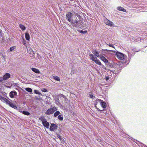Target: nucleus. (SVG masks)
<instances>
[{"instance_id":"obj_1","label":"nucleus","mask_w":147,"mask_h":147,"mask_svg":"<svg viewBox=\"0 0 147 147\" xmlns=\"http://www.w3.org/2000/svg\"><path fill=\"white\" fill-rule=\"evenodd\" d=\"M80 8L79 7H78V13H77L76 12H74V14H75V16H76V18L77 19V20H75V21H74V23H76L77 24V25H76L75 24H74V27H76L77 26H79L80 25V21H79L81 18V16L79 14V13H80ZM75 11H76L75 10Z\"/></svg>"},{"instance_id":"obj_2","label":"nucleus","mask_w":147,"mask_h":147,"mask_svg":"<svg viewBox=\"0 0 147 147\" xmlns=\"http://www.w3.org/2000/svg\"><path fill=\"white\" fill-rule=\"evenodd\" d=\"M57 110V108L56 107H54L52 108H51L47 110L45 112V114L47 115H49L52 114L54 113Z\"/></svg>"},{"instance_id":"obj_3","label":"nucleus","mask_w":147,"mask_h":147,"mask_svg":"<svg viewBox=\"0 0 147 147\" xmlns=\"http://www.w3.org/2000/svg\"><path fill=\"white\" fill-rule=\"evenodd\" d=\"M115 55L117 58L121 60H124L126 56L125 55L118 51L116 52Z\"/></svg>"},{"instance_id":"obj_4","label":"nucleus","mask_w":147,"mask_h":147,"mask_svg":"<svg viewBox=\"0 0 147 147\" xmlns=\"http://www.w3.org/2000/svg\"><path fill=\"white\" fill-rule=\"evenodd\" d=\"M57 126L54 123H51L49 129L51 131H54L57 129Z\"/></svg>"},{"instance_id":"obj_5","label":"nucleus","mask_w":147,"mask_h":147,"mask_svg":"<svg viewBox=\"0 0 147 147\" xmlns=\"http://www.w3.org/2000/svg\"><path fill=\"white\" fill-rule=\"evenodd\" d=\"M72 15V13L70 12H68V13L67 14L66 18L68 21L69 22H71V21L72 20L71 18Z\"/></svg>"},{"instance_id":"obj_6","label":"nucleus","mask_w":147,"mask_h":147,"mask_svg":"<svg viewBox=\"0 0 147 147\" xmlns=\"http://www.w3.org/2000/svg\"><path fill=\"white\" fill-rule=\"evenodd\" d=\"M105 23L106 25H108L110 26H113L114 24L111 21L107 19H106L105 20Z\"/></svg>"},{"instance_id":"obj_7","label":"nucleus","mask_w":147,"mask_h":147,"mask_svg":"<svg viewBox=\"0 0 147 147\" xmlns=\"http://www.w3.org/2000/svg\"><path fill=\"white\" fill-rule=\"evenodd\" d=\"M25 90L28 92H32V89L30 88H20L19 90V92H21L22 91L23 92H24Z\"/></svg>"},{"instance_id":"obj_8","label":"nucleus","mask_w":147,"mask_h":147,"mask_svg":"<svg viewBox=\"0 0 147 147\" xmlns=\"http://www.w3.org/2000/svg\"><path fill=\"white\" fill-rule=\"evenodd\" d=\"M10 74L8 73H6L3 76V78L4 80H6L9 78L10 77Z\"/></svg>"},{"instance_id":"obj_9","label":"nucleus","mask_w":147,"mask_h":147,"mask_svg":"<svg viewBox=\"0 0 147 147\" xmlns=\"http://www.w3.org/2000/svg\"><path fill=\"white\" fill-rule=\"evenodd\" d=\"M42 124L44 126L47 128H49V123L47 122V120L43 123Z\"/></svg>"},{"instance_id":"obj_10","label":"nucleus","mask_w":147,"mask_h":147,"mask_svg":"<svg viewBox=\"0 0 147 147\" xmlns=\"http://www.w3.org/2000/svg\"><path fill=\"white\" fill-rule=\"evenodd\" d=\"M90 58L94 62L96 59H97V58L96 57H94V55L92 54H90L89 55Z\"/></svg>"},{"instance_id":"obj_11","label":"nucleus","mask_w":147,"mask_h":147,"mask_svg":"<svg viewBox=\"0 0 147 147\" xmlns=\"http://www.w3.org/2000/svg\"><path fill=\"white\" fill-rule=\"evenodd\" d=\"M17 94V92H10L9 95L11 98H14Z\"/></svg>"},{"instance_id":"obj_12","label":"nucleus","mask_w":147,"mask_h":147,"mask_svg":"<svg viewBox=\"0 0 147 147\" xmlns=\"http://www.w3.org/2000/svg\"><path fill=\"white\" fill-rule=\"evenodd\" d=\"M100 104L103 108L105 109L106 107V104L105 102L103 100L102 101V102H100Z\"/></svg>"},{"instance_id":"obj_13","label":"nucleus","mask_w":147,"mask_h":147,"mask_svg":"<svg viewBox=\"0 0 147 147\" xmlns=\"http://www.w3.org/2000/svg\"><path fill=\"white\" fill-rule=\"evenodd\" d=\"M100 59L105 62L107 63L108 62V60L104 56H102L100 57Z\"/></svg>"},{"instance_id":"obj_14","label":"nucleus","mask_w":147,"mask_h":147,"mask_svg":"<svg viewBox=\"0 0 147 147\" xmlns=\"http://www.w3.org/2000/svg\"><path fill=\"white\" fill-rule=\"evenodd\" d=\"M31 69L32 71L37 74H39L40 72L36 68H32Z\"/></svg>"},{"instance_id":"obj_15","label":"nucleus","mask_w":147,"mask_h":147,"mask_svg":"<svg viewBox=\"0 0 147 147\" xmlns=\"http://www.w3.org/2000/svg\"><path fill=\"white\" fill-rule=\"evenodd\" d=\"M92 52L93 54H95V55L97 57H100L99 53L96 50H94Z\"/></svg>"},{"instance_id":"obj_16","label":"nucleus","mask_w":147,"mask_h":147,"mask_svg":"<svg viewBox=\"0 0 147 147\" xmlns=\"http://www.w3.org/2000/svg\"><path fill=\"white\" fill-rule=\"evenodd\" d=\"M22 113L27 116H29L30 115V113L28 111H23V112H22Z\"/></svg>"},{"instance_id":"obj_17","label":"nucleus","mask_w":147,"mask_h":147,"mask_svg":"<svg viewBox=\"0 0 147 147\" xmlns=\"http://www.w3.org/2000/svg\"><path fill=\"white\" fill-rule=\"evenodd\" d=\"M25 37L26 39L27 40H30V35L27 32L25 33Z\"/></svg>"},{"instance_id":"obj_18","label":"nucleus","mask_w":147,"mask_h":147,"mask_svg":"<svg viewBox=\"0 0 147 147\" xmlns=\"http://www.w3.org/2000/svg\"><path fill=\"white\" fill-rule=\"evenodd\" d=\"M117 9L119 11H122L123 12H125L126 11L125 9L123 7H121L120 6L118 7H117Z\"/></svg>"},{"instance_id":"obj_19","label":"nucleus","mask_w":147,"mask_h":147,"mask_svg":"<svg viewBox=\"0 0 147 147\" xmlns=\"http://www.w3.org/2000/svg\"><path fill=\"white\" fill-rule=\"evenodd\" d=\"M3 95H2V96L1 97L0 99L3 102H5L7 101V99L4 98L3 96Z\"/></svg>"},{"instance_id":"obj_20","label":"nucleus","mask_w":147,"mask_h":147,"mask_svg":"<svg viewBox=\"0 0 147 147\" xmlns=\"http://www.w3.org/2000/svg\"><path fill=\"white\" fill-rule=\"evenodd\" d=\"M96 64H98L99 65H100L101 64V63L100 61L98 59H96L94 61Z\"/></svg>"},{"instance_id":"obj_21","label":"nucleus","mask_w":147,"mask_h":147,"mask_svg":"<svg viewBox=\"0 0 147 147\" xmlns=\"http://www.w3.org/2000/svg\"><path fill=\"white\" fill-rule=\"evenodd\" d=\"M19 26L22 30H24L26 29L25 27L23 25L20 24Z\"/></svg>"},{"instance_id":"obj_22","label":"nucleus","mask_w":147,"mask_h":147,"mask_svg":"<svg viewBox=\"0 0 147 147\" xmlns=\"http://www.w3.org/2000/svg\"><path fill=\"white\" fill-rule=\"evenodd\" d=\"M60 114V112L59 111H56L54 114V117H56L58 115H59Z\"/></svg>"},{"instance_id":"obj_23","label":"nucleus","mask_w":147,"mask_h":147,"mask_svg":"<svg viewBox=\"0 0 147 147\" xmlns=\"http://www.w3.org/2000/svg\"><path fill=\"white\" fill-rule=\"evenodd\" d=\"M39 119L42 121V123L47 120L45 118L42 117H40Z\"/></svg>"},{"instance_id":"obj_24","label":"nucleus","mask_w":147,"mask_h":147,"mask_svg":"<svg viewBox=\"0 0 147 147\" xmlns=\"http://www.w3.org/2000/svg\"><path fill=\"white\" fill-rule=\"evenodd\" d=\"M10 106L16 109L17 107L16 106V105L13 104V103H12L10 105Z\"/></svg>"},{"instance_id":"obj_25","label":"nucleus","mask_w":147,"mask_h":147,"mask_svg":"<svg viewBox=\"0 0 147 147\" xmlns=\"http://www.w3.org/2000/svg\"><path fill=\"white\" fill-rule=\"evenodd\" d=\"M58 119L60 121H62L63 119V117L61 115H59L58 117Z\"/></svg>"},{"instance_id":"obj_26","label":"nucleus","mask_w":147,"mask_h":147,"mask_svg":"<svg viewBox=\"0 0 147 147\" xmlns=\"http://www.w3.org/2000/svg\"><path fill=\"white\" fill-rule=\"evenodd\" d=\"M16 109L18 111L20 112V113H22V112H23V111L22 110V109L21 107H17Z\"/></svg>"},{"instance_id":"obj_27","label":"nucleus","mask_w":147,"mask_h":147,"mask_svg":"<svg viewBox=\"0 0 147 147\" xmlns=\"http://www.w3.org/2000/svg\"><path fill=\"white\" fill-rule=\"evenodd\" d=\"M6 94L5 93V92H0V98H1V97L2 95H3V96L5 97H7L6 95Z\"/></svg>"},{"instance_id":"obj_28","label":"nucleus","mask_w":147,"mask_h":147,"mask_svg":"<svg viewBox=\"0 0 147 147\" xmlns=\"http://www.w3.org/2000/svg\"><path fill=\"white\" fill-rule=\"evenodd\" d=\"M53 78L55 80L58 81H60V79L59 77L57 76H53Z\"/></svg>"},{"instance_id":"obj_29","label":"nucleus","mask_w":147,"mask_h":147,"mask_svg":"<svg viewBox=\"0 0 147 147\" xmlns=\"http://www.w3.org/2000/svg\"><path fill=\"white\" fill-rule=\"evenodd\" d=\"M104 51H106L107 52H109L111 53H115V51H114L112 50H107V49H105L104 50Z\"/></svg>"},{"instance_id":"obj_30","label":"nucleus","mask_w":147,"mask_h":147,"mask_svg":"<svg viewBox=\"0 0 147 147\" xmlns=\"http://www.w3.org/2000/svg\"><path fill=\"white\" fill-rule=\"evenodd\" d=\"M34 93L36 94H38L40 96H39V97H36V98H37L38 99L40 98H41L42 97L40 96H42V94H41L40 92H34Z\"/></svg>"},{"instance_id":"obj_31","label":"nucleus","mask_w":147,"mask_h":147,"mask_svg":"<svg viewBox=\"0 0 147 147\" xmlns=\"http://www.w3.org/2000/svg\"><path fill=\"white\" fill-rule=\"evenodd\" d=\"M89 97L90 98H92L93 99L95 98V96H94L93 94H89Z\"/></svg>"},{"instance_id":"obj_32","label":"nucleus","mask_w":147,"mask_h":147,"mask_svg":"<svg viewBox=\"0 0 147 147\" xmlns=\"http://www.w3.org/2000/svg\"><path fill=\"white\" fill-rule=\"evenodd\" d=\"M16 48L15 46H13L11 47L9 49V50L10 51H12L14 49Z\"/></svg>"},{"instance_id":"obj_33","label":"nucleus","mask_w":147,"mask_h":147,"mask_svg":"<svg viewBox=\"0 0 147 147\" xmlns=\"http://www.w3.org/2000/svg\"><path fill=\"white\" fill-rule=\"evenodd\" d=\"M5 102L7 104H8L9 106L10 104H11L12 103L9 100H7V101H6Z\"/></svg>"},{"instance_id":"obj_34","label":"nucleus","mask_w":147,"mask_h":147,"mask_svg":"<svg viewBox=\"0 0 147 147\" xmlns=\"http://www.w3.org/2000/svg\"><path fill=\"white\" fill-rule=\"evenodd\" d=\"M87 32V31L86 30H85V31H83V30H82L81 31V33H82V34H85V33H86Z\"/></svg>"},{"instance_id":"obj_35","label":"nucleus","mask_w":147,"mask_h":147,"mask_svg":"<svg viewBox=\"0 0 147 147\" xmlns=\"http://www.w3.org/2000/svg\"><path fill=\"white\" fill-rule=\"evenodd\" d=\"M96 102L97 101L98 102V103L99 102L100 104V102H102V100H100L98 98L96 99Z\"/></svg>"},{"instance_id":"obj_36","label":"nucleus","mask_w":147,"mask_h":147,"mask_svg":"<svg viewBox=\"0 0 147 147\" xmlns=\"http://www.w3.org/2000/svg\"><path fill=\"white\" fill-rule=\"evenodd\" d=\"M57 137L59 138L60 140L61 138V137L59 134H57Z\"/></svg>"},{"instance_id":"obj_37","label":"nucleus","mask_w":147,"mask_h":147,"mask_svg":"<svg viewBox=\"0 0 147 147\" xmlns=\"http://www.w3.org/2000/svg\"><path fill=\"white\" fill-rule=\"evenodd\" d=\"M60 140L61 141V142H65V140H64V139H63V138H61L60 139Z\"/></svg>"},{"instance_id":"obj_38","label":"nucleus","mask_w":147,"mask_h":147,"mask_svg":"<svg viewBox=\"0 0 147 147\" xmlns=\"http://www.w3.org/2000/svg\"><path fill=\"white\" fill-rule=\"evenodd\" d=\"M4 80L3 77H0V82H2Z\"/></svg>"},{"instance_id":"obj_39","label":"nucleus","mask_w":147,"mask_h":147,"mask_svg":"<svg viewBox=\"0 0 147 147\" xmlns=\"http://www.w3.org/2000/svg\"><path fill=\"white\" fill-rule=\"evenodd\" d=\"M108 45L110 47H113V48H114V45L113 44H109Z\"/></svg>"},{"instance_id":"obj_40","label":"nucleus","mask_w":147,"mask_h":147,"mask_svg":"<svg viewBox=\"0 0 147 147\" xmlns=\"http://www.w3.org/2000/svg\"><path fill=\"white\" fill-rule=\"evenodd\" d=\"M97 104H98V102L97 101L96 102V101H95V102H94L95 107H96V105H97Z\"/></svg>"},{"instance_id":"obj_41","label":"nucleus","mask_w":147,"mask_h":147,"mask_svg":"<svg viewBox=\"0 0 147 147\" xmlns=\"http://www.w3.org/2000/svg\"><path fill=\"white\" fill-rule=\"evenodd\" d=\"M42 92H47V90L45 88L43 89V90H42Z\"/></svg>"},{"instance_id":"obj_42","label":"nucleus","mask_w":147,"mask_h":147,"mask_svg":"<svg viewBox=\"0 0 147 147\" xmlns=\"http://www.w3.org/2000/svg\"><path fill=\"white\" fill-rule=\"evenodd\" d=\"M23 44L24 45H25L26 43V41L24 39L23 41Z\"/></svg>"},{"instance_id":"obj_43","label":"nucleus","mask_w":147,"mask_h":147,"mask_svg":"<svg viewBox=\"0 0 147 147\" xmlns=\"http://www.w3.org/2000/svg\"><path fill=\"white\" fill-rule=\"evenodd\" d=\"M82 30H78V29L77 30V31H78V32H81V31Z\"/></svg>"},{"instance_id":"obj_44","label":"nucleus","mask_w":147,"mask_h":147,"mask_svg":"<svg viewBox=\"0 0 147 147\" xmlns=\"http://www.w3.org/2000/svg\"><path fill=\"white\" fill-rule=\"evenodd\" d=\"M34 92H38V91L37 90H34Z\"/></svg>"},{"instance_id":"obj_45","label":"nucleus","mask_w":147,"mask_h":147,"mask_svg":"<svg viewBox=\"0 0 147 147\" xmlns=\"http://www.w3.org/2000/svg\"><path fill=\"white\" fill-rule=\"evenodd\" d=\"M2 56L3 58L5 59V55H2Z\"/></svg>"},{"instance_id":"obj_46","label":"nucleus","mask_w":147,"mask_h":147,"mask_svg":"<svg viewBox=\"0 0 147 147\" xmlns=\"http://www.w3.org/2000/svg\"><path fill=\"white\" fill-rule=\"evenodd\" d=\"M61 96L62 97H65V96H64V95H63V94H61Z\"/></svg>"},{"instance_id":"obj_47","label":"nucleus","mask_w":147,"mask_h":147,"mask_svg":"<svg viewBox=\"0 0 147 147\" xmlns=\"http://www.w3.org/2000/svg\"><path fill=\"white\" fill-rule=\"evenodd\" d=\"M108 79H109V77H106V80H108Z\"/></svg>"},{"instance_id":"obj_48","label":"nucleus","mask_w":147,"mask_h":147,"mask_svg":"<svg viewBox=\"0 0 147 147\" xmlns=\"http://www.w3.org/2000/svg\"><path fill=\"white\" fill-rule=\"evenodd\" d=\"M11 92H16L15 91H11Z\"/></svg>"},{"instance_id":"obj_49","label":"nucleus","mask_w":147,"mask_h":147,"mask_svg":"<svg viewBox=\"0 0 147 147\" xmlns=\"http://www.w3.org/2000/svg\"><path fill=\"white\" fill-rule=\"evenodd\" d=\"M71 24H72V25L73 24V22H71Z\"/></svg>"},{"instance_id":"obj_50","label":"nucleus","mask_w":147,"mask_h":147,"mask_svg":"<svg viewBox=\"0 0 147 147\" xmlns=\"http://www.w3.org/2000/svg\"><path fill=\"white\" fill-rule=\"evenodd\" d=\"M106 113V111H104V112L103 113Z\"/></svg>"}]
</instances>
